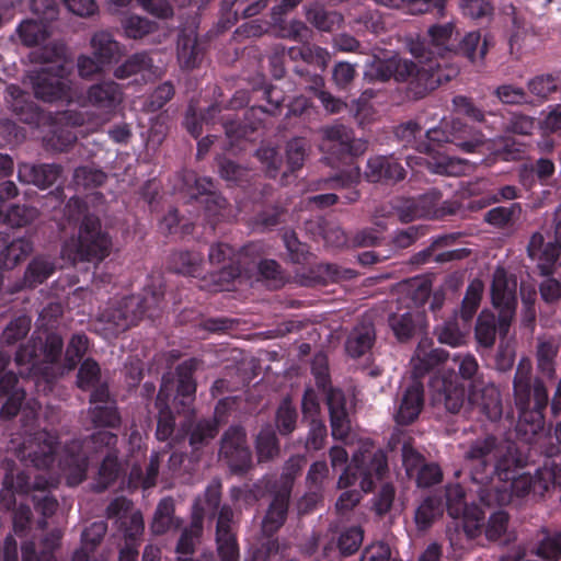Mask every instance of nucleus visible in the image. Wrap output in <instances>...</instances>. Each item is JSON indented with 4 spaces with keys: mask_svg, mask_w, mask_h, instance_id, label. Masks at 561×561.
Wrapping results in <instances>:
<instances>
[{
    "mask_svg": "<svg viewBox=\"0 0 561 561\" xmlns=\"http://www.w3.org/2000/svg\"><path fill=\"white\" fill-rule=\"evenodd\" d=\"M62 350L64 340L59 333L37 328L14 354L19 374L22 377H43L47 381L54 379L51 365L60 359Z\"/></svg>",
    "mask_w": 561,
    "mask_h": 561,
    "instance_id": "1",
    "label": "nucleus"
},
{
    "mask_svg": "<svg viewBox=\"0 0 561 561\" xmlns=\"http://www.w3.org/2000/svg\"><path fill=\"white\" fill-rule=\"evenodd\" d=\"M162 297L161 291L146 289L144 294L111 300L96 316L95 328L105 337L117 336L157 309Z\"/></svg>",
    "mask_w": 561,
    "mask_h": 561,
    "instance_id": "2",
    "label": "nucleus"
},
{
    "mask_svg": "<svg viewBox=\"0 0 561 561\" xmlns=\"http://www.w3.org/2000/svg\"><path fill=\"white\" fill-rule=\"evenodd\" d=\"M513 399L520 413L519 424L531 416L530 431L537 433L542 427V411L549 402L548 389L543 380L534 375L528 357L519 359L513 378Z\"/></svg>",
    "mask_w": 561,
    "mask_h": 561,
    "instance_id": "3",
    "label": "nucleus"
},
{
    "mask_svg": "<svg viewBox=\"0 0 561 561\" xmlns=\"http://www.w3.org/2000/svg\"><path fill=\"white\" fill-rule=\"evenodd\" d=\"M116 444L117 436L107 431H98L84 440L75 439L67 444L59 459L67 484H80L87 477L90 456L117 451Z\"/></svg>",
    "mask_w": 561,
    "mask_h": 561,
    "instance_id": "4",
    "label": "nucleus"
},
{
    "mask_svg": "<svg viewBox=\"0 0 561 561\" xmlns=\"http://www.w3.org/2000/svg\"><path fill=\"white\" fill-rule=\"evenodd\" d=\"M113 241L101 220L94 215H85L78 227L76 237L64 245V254L72 262L100 263L112 252Z\"/></svg>",
    "mask_w": 561,
    "mask_h": 561,
    "instance_id": "5",
    "label": "nucleus"
},
{
    "mask_svg": "<svg viewBox=\"0 0 561 561\" xmlns=\"http://www.w3.org/2000/svg\"><path fill=\"white\" fill-rule=\"evenodd\" d=\"M388 472L387 456L381 449L363 448L356 451L351 463L337 480V489H346L357 481L363 492H371L377 481Z\"/></svg>",
    "mask_w": 561,
    "mask_h": 561,
    "instance_id": "6",
    "label": "nucleus"
},
{
    "mask_svg": "<svg viewBox=\"0 0 561 561\" xmlns=\"http://www.w3.org/2000/svg\"><path fill=\"white\" fill-rule=\"evenodd\" d=\"M547 491V486L543 480H541L539 468L534 476L523 473L518 477H513L510 485L502 483L481 488L477 490V493L480 501L486 506H504L519 504L529 495L542 497Z\"/></svg>",
    "mask_w": 561,
    "mask_h": 561,
    "instance_id": "7",
    "label": "nucleus"
},
{
    "mask_svg": "<svg viewBox=\"0 0 561 561\" xmlns=\"http://www.w3.org/2000/svg\"><path fill=\"white\" fill-rule=\"evenodd\" d=\"M426 36L408 42V49L419 64H435L439 58L455 56L459 33L453 22L431 25Z\"/></svg>",
    "mask_w": 561,
    "mask_h": 561,
    "instance_id": "8",
    "label": "nucleus"
},
{
    "mask_svg": "<svg viewBox=\"0 0 561 561\" xmlns=\"http://www.w3.org/2000/svg\"><path fill=\"white\" fill-rule=\"evenodd\" d=\"M502 440L493 434H485L468 443L462 459L472 482L478 489L489 488L493 480V462Z\"/></svg>",
    "mask_w": 561,
    "mask_h": 561,
    "instance_id": "9",
    "label": "nucleus"
},
{
    "mask_svg": "<svg viewBox=\"0 0 561 561\" xmlns=\"http://www.w3.org/2000/svg\"><path fill=\"white\" fill-rule=\"evenodd\" d=\"M9 449L25 463L37 469H48L55 461L58 437L45 430L12 438Z\"/></svg>",
    "mask_w": 561,
    "mask_h": 561,
    "instance_id": "10",
    "label": "nucleus"
},
{
    "mask_svg": "<svg viewBox=\"0 0 561 561\" xmlns=\"http://www.w3.org/2000/svg\"><path fill=\"white\" fill-rule=\"evenodd\" d=\"M71 69L66 62L51 65L32 72L28 77L34 95L44 102H72V80L69 79Z\"/></svg>",
    "mask_w": 561,
    "mask_h": 561,
    "instance_id": "11",
    "label": "nucleus"
},
{
    "mask_svg": "<svg viewBox=\"0 0 561 561\" xmlns=\"http://www.w3.org/2000/svg\"><path fill=\"white\" fill-rule=\"evenodd\" d=\"M393 56L394 80L409 82V93L416 100L426 96L442 83L440 62L420 64Z\"/></svg>",
    "mask_w": 561,
    "mask_h": 561,
    "instance_id": "12",
    "label": "nucleus"
},
{
    "mask_svg": "<svg viewBox=\"0 0 561 561\" xmlns=\"http://www.w3.org/2000/svg\"><path fill=\"white\" fill-rule=\"evenodd\" d=\"M517 280L503 267H497L493 273L491 285V299L493 307L499 312V332L506 336L514 320L517 307Z\"/></svg>",
    "mask_w": 561,
    "mask_h": 561,
    "instance_id": "13",
    "label": "nucleus"
},
{
    "mask_svg": "<svg viewBox=\"0 0 561 561\" xmlns=\"http://www.w3.org/2000/svg\"><path fill=\"white\" fill-rule=\"evenodd\" d=\"M426 137L439 144H454L468 153L479 151L485 144L481 133L474 131L458 118L442 119L437 127L426 131Z\"/></svg>",
    "mask_w": 561,
    "mask_h": 561,
    "instance_id": "14",
    "label": "nucleus"
},
{
    "mask_svg": "<svg viewBox=\"0 0 561 561\" xmlns=\"http://www.w3.org/2000/svg\"><path fill=\"white\" fill-rule=\"evenodd\" d=\"M219 459L224 460L231 472L242 473L252 465V454L247 443V432L240 425L228 427L221 438Z\"/></svg>",
    "mask_w": 561,
    "mask_h": 561,
    "instance_id": "15",
    "label": "nucleus"
},
{
    "mask_svg": "<svg viewBox=\"0 0 561 561\" xmlns=\"http://www.w3.org/2000/svg\"><path fill=\"white\" fill-rule=\"evenodd\" d=\"M199 364V359L190 358L176 366L174 376L172 374L164 375L173 380V389L175 388L173 403L179 413H191L193 411L197 387L193 375Z\"/></svg>",
    "mask_w": 561,
    "mask_h": 561,
    "instance_id": "16",
    "label": "nucleus"
},
{
    "mask_svg": "<svg viewBox=\"0 0 561 561\" xmlns=\"http://www.w3.org/2000/svg\"><path fill=\"white\" fill-rule=\"evenodd\" d=\"M2 465L5 474L2 482L3 488L0 491V501L7 510H10L15 504L14 492L24 494L32 490L45 491L51 484L44 478H37L31 484L28 476L23 471H18L13 460L5 459Z\"/></svg>",
    "mask_w": 561,
    "mask_h": 561,
    "instance_id": "17",
    "label": "nucleus"
},
{
    "mask_svg": "<svg viewBox=\"0 0 561 561\" xmlns=\"http://www.w3.org/2000/svg\"><path fill=\"white\" fill-rule=\"evenodd\" d=\"M432 403L444 405L450 413H458L465 403V387L451 371L431 380Z\"/></svg>",
    "mask_w": 561,
    "mask_h": 561,
    "instance_id": "18",
    "label": "nucleus"
},
{
    "mask_svg": "<svg viewBox=\"0 0 561 561\" xmlns=\"http://www.w3.org/2000/svg\"><path fill=\"white\" fill-rule=\"evenodd\" d=\"M462 515V519L455 520L447 528V536L455 549L466 550L471 547L472 540L481 535L484 514L481 510L472 507Z\"/></svg>",
    "mask_w": 561,
    "mask_h": 561,
    "instance_id": "19",
    "label": "nucleus"
},
{
    "mask_svg": "<svg viewBox=\"0 0 561 561\" xmlns=\"http://www.w3.org/2000/svg\"><path fill=\"white\" fill-rule=\"evenodd\" d=\"M323 146L330 151L360 156L368 149V142L356 139L353 130L345 125L336 124L320 129Z\"/></svg>",
    "mask_w": 561,
    "mask_h": 561,
    "instance_id": "20",
    "label": "nucleus"
},
{
    "mask_svg": "<svg viewBox=\"0 0 561 561\" xmlns=\"http://www.w3.org/2000/svg\"><path fill=\"white\" fill-rule=\"evenodd\" d=\"M221 106L214 104L209 106L203 116L205 121H214L219 116V122L222 124L226 135L230 139H239L245 137L248 131H254L263 122V116L267 111L262 106H252L245 112V125L238 124L230 116H221Z\"/></svg>",
    "mask_w": 561,
    "mask_h": 561,
    "instance_id": "21",
    "label": "nucleus"
},
{
    "mask_svg": "<svg viewBox=\"0 0 561 561\" xmlns=\"http://www.w3.org/2000/svg\"><path fill=\"white\" fill-rule=\"evenodd\" d=\"M432 346L433 342L428 337L419 342L410 362L412 380H421L434 368L447 362L449 353L443 348Z\"/></svg>",
    "mask_w": 561,
    "mask_h": 561,
    "instance_id": "22",
    "label": "nucleus"
},
{
    "mask_svg": "<svg viewBox=\"0 0 561 561\" xmlns=\"http://www.w3.org/2000/svg\"><path fill=\"white\" fill-rule=\"evenodd\" d=\"M123 98L121 85L113 80H105L88 88L85 102L103 114L112 115L123 102Z\"/></svg>",
    "mask_w": 561,
    "mask_h": 561,
    "instance_id": "23",
    "label": "nucleus"
},
{
    "mask_svg": "<svg viewBox=\"0 0 561 561\" xmlns=\"http://www.w3.org/2000/svg\"><path fill=\"white\" fill-rule=\"evenodd\" d=\"M364 175L373 183H397L405 178L407 172L392 154L374 156L367 160Z\"/></svg>",
    "mask_w": 561,
    "mask_h": 561,
    "instance_id": "24",
    "label": "nucleus"
},
{
    "mask_svg": "<svg viewBox=\"0 0 561 561\" xmlns=\"http://www.w3.org/2000/svg\"><path fill=\"white\" fill-rule=\"evenodd\" d=\"M424 405V388L421 380H412L398 401L394 421L399 425H410L417 420Z\"/></svg>",
    "mask_w": 561,
    "mask_h": 561,
    "instance_id": "25",
    "label": "nucleus"
},
{
    "mask_svg": "<svg viewBox=\"0 0 561 561\" xmlns=\"http://www.w3.org/2000/svg\"><path fill=\"white\" fill-rule=\"evenodd\" d=\"M204 529V507L199 500L193 505L191 523L185 527L176 545V553L180 561H191L195 547L199 542Z\"/></svg>",
    "mask_w": 561,
    "mask_h": 561,
    "instance_id": "26",
    "label": "nucleus"
},
{
    "mask_svg": "<svg viewBox=\"0 0 561 561\" xmlns=\"http://www.w3.org/2000/svg\"><path fill=\"white\" fill-rule=\"evenodd\" d=\"M173 393V380L169 376H163L159 392L156 399V407L159 409L156 436L159 440H167L174 431V416L169 408V399Z\"/></svg>",
    "mask_w": 561,
    "mask_h": 561,
    "instance_id": "27",
    "label": "nucleus"
},
{
    "mask_svg": "<svg viewBox=\"0 0 561 561\" xmlns=\"http://www.w3.org/2000/svg\"><path fill=\"white\" fill-rule=\"evenodd\" d=\"M472 400L479 405L480 411L490 420L497 421L503 414V404L500 389L492 382L480 385L471 383Z\"/></svg>",
    "mask_w": 561,
    "mask_h": 561,
    "instance_id": "28",
    "label": "nucleus"
},
{
    "mask_svg": "<svg viewBox=\"0 0 561 561\" xmlns=\"http://www.w3.org/2000/svg\"><path fill=\"white\" fill-rule=\"evenodd\" d=\"M388 323L394 336L400 342H408L413 339L416 333L426 329L424 314L413 310L390 313Z\"/></svg>",
    "mask_w": 561,
    "mask_h": 561,
    "instance_id": "29",
    "label": "nucleus"
},
{
    "mask_svg": "<svg viewBox=\"0 0 561 561\" xmlns=\"http://www.w3.org/2000/svg\"><path fill=\"white\" fill-rule=\"evenodd\" d=\"M307 22L316 30L332 33L344 24V15L336 10H328L320 1L309 2L304 7Z\"/></svg>",
    "mask_w": 561,
    "mask_h": 561,
    "instance_id": "30",
    "label": "nucleus"
},
{
    "mask_svg": "<svg viewBox=\"0 0 561 561\" xmlns=\"http://www.w3.org/2000/svg\"><path fill=\"white\" fill-rule=\"evenodd\" d=\"M525 465L526 461L518 448L513 443L502 442L496 460L493 462V477L499 478V484L506 483L514 477L516 470Z\"/></svg>",
    "mask_w": 561,
    "mask_h": 561,
    "instance_id": "31",
    "label": "nucleus"
},
{
    "mask_svg": "<svg viewBox=\"0 0 561 561\" xmlns=\"http://www.w3.org/2000/svg\"><path fill=\"white\" fill-rule=\"evenodd\" d=\"M61 167L58 164H30L21 163L18 169L20 182L34 184L41 188H46L56 183L61 174Z\"/></svg>",
    "mask_w": 561,
    "mask_h": 561,
    "instance_id": "32",
    "label": "nucleus"
},
{
    "mask_svg": "<svg viewBox=\"0 0 561 561\" xmlns=\"http://www.w3.org/2000/svg\"><path fill=\"white\" fill-rule=\"evenodd\" d=\"M92 55L104 66L119 59L123 55L122 45L107 31H99L91 37Z\"/></svg>",
    "mask_w": 561,
    "mask_h": 561,
    "instance_id": "33",
    "label": "nucleus"
},
{
    "mask_svg": "<svg viewBox=\"0 0 561 561\" xmlns=\"http://www.w3.org/2000/svg\"><path fill=\"white\" fill-rule=\"evenodd\" d=\"M62 531L54 529L42 540V550L39 553L35 550L34 541H25L21 546L22 561H56L54 551L60 547Z\"/></svg>",
    "mask_w": 561,
    "mask_h": 561,
    "instance_id": "34",
    "label": "nucleus"
},
{
    "mask_svg": "<svg viewBox=\"0 0 561 561\" xmlns=\"http://www.w3.org/2000/svg\"><path fill=\"white\" fill-rule=\"evenodd\" d=\"M376 340V331L373 322L364 319L354 328L346 341V352L352 357H360L368 352Z\"/></svg>",
    "mask_w": 561,
    "mask_h": 561,
    "instance_id": "35",
    "label": "nucleus"
},
{
    "mask_svg": "<svg viewBox=\"0 0 561 561\" xmlns=\"http://www.w3.org/2000/svg\"><path fill=\"white\" fill-rule=\"evenodd\" d=\"M560 350V342L556 337L538 339L536 350L537 369L548 379L556 376V358Z\"/></svg>",
    "mask_w": 561,
    "mask_h": 561,
    "instance_id": "36",
    "label": "nucleus"
},
{
    "mask_svg": "<svg viewBox=\"0 0 561 561\" xmlns=\"http://www.w3.org/2000/svg\"><path fill=\"white\" fill-rule=\"evenodd\" d=\"M56 270L55 260L46 255H36L28 263L24 276L23 287L35 288L48 279Z\"/></svg>",
    "mask_w": 561,
    "mask_h": 561,
    "instance_id": "37",
    "label": "nucleus"
},
{
    "mask_svg": "<svg viewBox=\"0 0 561 561\" xmlns=\"http://www.w3.org/2000/svg\"><path fill=\"white\" fill-rule=\"evenodd\" d=\"M219 267V271L209 273L201 279L199 286L202 289L213 293L229 290L233 280L237 279L241 274L239 263L228 264Z\"/></svg>",
    "mask_w": 561,
    "mask_h": 561,
    "instance_id": "38",
    "label": "nucleus"
},
{
    "mask_svg": "<svg viewBox=\"0 0 561 561\" xmlns=\"http://www.w3.org/2000/svg\"><path fill=\"white\" fill-rule=\"evenodd\" d=\"M289 499L290 496L275 492L262 522V529L265 535L272 536L284 525L287 517Z\"/></svg>",
    "mask_w": 561,
    "mask_h": 561,
    "instance_id": "39",
    "label": "nucleus"
},
{
    "mask_svg": "<svg viewBox=\"0 0 561 561\" xmlns=\"http://www.w3.org/2000/svg\"><path fill=\"white\" fill-rule=\"evenodd\" d=\"M175 505L172 497L161 500L156 508L150 528L156 535H163L172 527L178 528L181 520L174 516Z\"/></svg>",
    "mask_w": 561,
    "mask_h": 561,
    "instance_id": "40",
    "label": "nucleus"
},
{
    "mask_svg": "<svg viewBox=\"0 0 561 561\" xmlns=\"http://www.w3.org/2000/svg\"><path fill=\"white\" fill-rule=\"evenodd\" d=\"M33 250V242L28 238H16L1 250L0 263L5 268H13L24 261Z\"/></svg>",
    "mask_w": 561,
    "mask_h": 561,
    "instance_id": "41",
    "label": "nucleus"
},
{
    "mask_svg": "<svg viewBox=\"0 0 561 561\" xmlns=\"http://www.w3.org/2000/svg\"><path fill=\"white\" fill-rule=\"evenodd\" d=\"M11 95L10 106L19 119L26 124L36 123L39 116L37 106L27 100V95L20 88L11 85L8 88Z\"/></svg>",
    "mask_w": 561,
    "mask_h": 561,
    "instance_id": "42",
    "label": "nucleus"
},
{
    "mask_svg": "<svg viewBox=\"0 0 561 561\" xmlns=\"http://www.w3.org/2000/svg\"><path fill=\"white\" fill-rule=\"evenodd\" d=\"M443 502L439 496L432 495L423 500L414 514V522L419 530H426L443 515Z\"/></svg>",
    "mask_w": 561,
    "mask_h": 561,
    "instance_id": "43",
    "label": "nucleus"
},
{
    "mask_svg": "<svg viewBox=\"0 0 561 561\" xmlns=\"http://www.w3.org/2000/svg\"><path fill=\"white\" fill-rule=\"evenodd\" d=\"M279 442L275 431L270 426H264L255 438V453L259 462H267L279 455Z\"/></svg>",
    "mask_w": 561,
    "mask_h": 561,
    "instance_id": "44",
    "label": "nucleus"
},
{
    "mask_svg": "<svg viewBox=\"0 0 561 561\" xmlns=\"http://www.w3.org/2000/svg\"><path fill=\"white\" fill-rule=\"evenodd\" d=\"M442 194L437 191L428 192L417 199L419 215L423 218H439L450 215L455 209L447 203H440Z\"/></svg>",
    "mask_w": 561,
    "mask_h": 561,
    "instance_id": "45",
    "label": "nucleus"
},
{
    "mask_svg": "<svg viewBox=\"0 0 561 561\" xmlns=\"http://www.w3.org/2000/svg\"><path fill=\"white\" fill-rule=\"evenodd\" d=\"M480 39L481 35L479 32H470L461 39H459L458 36L455 55H462L470 61H476L478 57L483 59L488 50V42L484 39L483 43L480 44Z\"/></svg>",
    "mask_w": 561,
    "mask_h": 561,
    "instance_id": "46",
    "label": "nucleus"
},
{
    "mask_svg": "<svg viewBox=\"0 0 561 561\" xmlns=\"http://www.w3.org/2000/svg\"><path fill=\"white\" fill-rule=\"evenodd\" d=\"M121 24L125 36L133 39H141L158 30L154 21L135 14L123 18Z\"/></svg>",
    "mask_w": 561,
    "mask_h": 561,
    "instance_id": "47",
    "label": "nucleus"
},
{
    "mask_svg": "<svg viewBox=\"0 0 561 561\" xmlns=\"http://www.w3.org/2000/svg\"><path fill=\"white\" fill-rule=\"evenodd\" d=\"M474 337L479 346L493 347L496 339V322L493 313L482 311L476 323Z\"/></svg>",
    "mask_w": 561,
    "mask_h": 561,
    "instance_id": "48",
    "label": "nucleus"
},
{
    "mask_svg": "<svg viewBox=\"0 0 561 561\" xmlns=\"http://www.w3.org/2000/svg\"><path fill=\"white\" fill-rule=\"evenodd\" d=\"M118 451H110L105 455L99 469L98 480L94 484L96 492L106 490L118 477Z\"/></svg>",
    "mask_w": 561,
    "mask_h": 561,
    "instance_id": "49",
    "label": "nucleus"
},
{
    "mask_svg": "<svg viewBox=\"0 0 561 561\" xmlns=\"http://www.w3.org/2000/svg\"><path fill=\"white\" fill-rule=\"evenodd\" d=\"M520 213V205L514 203L508 207L499 206L490 209L484 214V220L496 228L503 229L513 226L519 218Z\"/></svg>",
    "mask_w": 561,
    "mask_h": 561,
    "instance_id": "50",
    "label": "nucleus"
},
{
    "mask_svg": "<svg viewBox=\"0 0 561 561\" xmlns=\"http://www.w3.org/2000/svg\"><path fill=\"white\" fill-rule=\"evenodd\" d=\"M199 55L196 35L193 32L181 34L178 39V58L181 65L185 68H194Z\"/></svg>",
    "mask_w": 561,
    "mask_h": 561,
    "instance_id": "51",
    "label": "nucleus"
},
{
    "mask_svg": "<svg viewBox=\"0 0 561 561\" xmlns=\"http://www.w3.org/2000/svg\"><path fill=\"white\" fill-rule=\"evenodd\" d=\"M483 290L484 284L479 278H474L469 284L460 308V317L465 322H469L476 314L482 299Z\"/></svg>",
    "mask_w": 561,
    "mask_h": 561,
    "instance_id": "52",
    "label": "nucleus"
},
{
    "mask_svg": "<svg viewBox=\"0 0 561 561\" xmlns=\"http://www.w3.org/2000/svg\"><path fill=\"white\" fill-rule=\"evenodd\" d=\"M203 256L193 251L175 252L171 256L172 268L180 274L195 276L201 272Z\"/></svg>",
    "mask_w": 561,
    "mask_h": 561,
    "instance_id": "53",
    "label": "nucleus"
},
{
    "mask_svg": "<svg viewBox=\"0 0 561 561\" xmlns=\"http://www.w3.org/2000/svg\"><path fill=\"white\" fill-rule=\"evenodd\" d=\"M218 434L216 420H201L191 430L188 442L193 449L197 450L209 444Z\"/></svg>",
    "mask_w": 561,
    "mask_h": 561,
    "instance_id": "54",
    "label": "nucleus"
},
{
    "mask_svg": "<svg viewBox=\"0 0 561 561\" xmlns=\"http://www.w3.org/2000/svg\"><path fill=\"white\" fill-rule=\"evenodd\" d=\"M305 462V458L301 456H293L285 462L276 493L290 496L294 482L300 474Z\"/></svg>",
    "mask_w": 561,
    "mask_h": 561,
    "instance_id": "55",
    "label": "nucleus"
},
{
    "mask_svg": "<svg viewBox=\"0 0 561 561\" xmlns=\"http://www.w3.org/2000/svg\"><path fill=\"white\" fill-rule=\"evenodd\" d=\"M19 36L25 46H35L44 42L49 33L47 25L42 21L26 20L18 28Z\"/></svg>",
    "mask_w": 561,
    "mask_h": 561,
    "instance_id": "56",
    "label": "nucleus"
},
{
    "mask_svg": "<svg viewBox=\"0 0 561 561\" xmlns=\"http://www.w3.org/2000/svg\"><path fill=\"white\" fill-rule=\"evenodd\" d=\"M152 60L147 53H136L115 68L114 77L119 80L127 79L151 67Z\"/></svg>",
    "mask_w": 561,
    "mask_h": 561,
    "instance_id": "57",
    "label": "nucleus"
},
{
    "mask_svg": "<svg viewBox=\"0 0 561 561\" xmlns=\"http://www.w3.org/2000/svg\"><path fill=\"white\" fill-rule=\"evenodd\" d=\"M118 530L123 534L124 541L140 542L145 524L140 511H133L117 523Z\"/></svg>",
    "mask_w": 561,
    "mask_h": 561,
    "instance_id": "58",
    "label": "nucleus"
},
{
    "mask_svg": "<svg viewBox=\"0 0 561 561\" xmlns=\"http://www.w3.org/2000/svg\"><path fill=\"white\" fill-rule=\"evenodd\" d=\"M39 217V210L30 205L12 204L7 208V224L11 227H25Z\"/></svg>",
    "mask_w": 561,
    "mask_h": 561,
    "instance_id": "59",
    "label": "nucleus"
},
{
    "mask_svg": "<svg viewBox=\"0 0 561 561\" xmlns=\"http://www.w3.org/2000/svg\"><path fill=\"white\" fill-rule=\"evenodd\" d=\"M437 340L442 344L457 347L466 344V332L461 331L456 318L445 321L435 329Z\"/></svg>",
    "mask_w": 561,
    "mask_h": 561,
    "instance_id": "60",
    "label": "nucleus"
},
{
    "mask_svg": "<svg viewBox=\"0 0 561 561\" xmlns=\"http://www.w3.org/2000/svg\"><path fill=\"white\" fill-rule=\"evenodd\" d=\"M31 330V319L26 316L18 317L10 321L0 335V343L13 345L23 340Z\"/></svg>",
    "mask_w": 561,
    "mask_h": 561,
    "instance_id": "61",
    "label": "nucleus"
},
{
    "mask_svg": "<svg viewBox=\"0 0 561 561\" xmlns=\"http://www.w3.org/2000/svg\"><path fill=\"white\" fill-rule=\"evenodd\" d=\"M283 240L291 263L300 265L309 263L312 254L308 245L300 242L294 231H285Z\"/></svg>",
    "mask_w": 561,
    "mask_h": 561,
    "instance_id": "62",
    "label": "nucleus"
},
{
    "mask_svg": "<svg viewBox=\"0 0 561 561\" xmlns=\"http://www.w3.org/2000/svg\"><path fill=\"white\" fill-rule=\"evenodd\" d=\"M364 539V530L359 526H352L337 537L336 547L342 556H351L355 553L362 546Z\"/></svg>",
    "mask_w": 561,
    "mask_h": 561,
    "instance_id": "63",
    "label": "nucleus"
},
{
    "mask_svg": "<svg viewBox=\"0 0 561 561\" xmlns=\"http://www.w3.org/2000/svg\"><path fill=\"white\" fill-rule=\"evenodd\" d=\"M545 537L538 543L536 554L548 561H558L561 559V529L550 534L543 531Z\"/></svg>",
    "mask_w": 561,
    "mask_h": 561,
    "instance_id": "64",
    "label": "nucleus"
}]
</instances>
